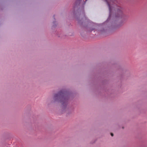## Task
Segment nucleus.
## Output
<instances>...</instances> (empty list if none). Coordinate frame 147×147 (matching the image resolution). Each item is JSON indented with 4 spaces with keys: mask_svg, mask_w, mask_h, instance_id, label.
<instances>
[{
    "mask_svg": "<svg viewBox=\"0 0 147 147\" xmlns=\"http://www.w3.org/2000/svg\"><path fill=\"white\" fill-rule=\"evenodd\" d=\"M82 0H77L76 2V5L79 4ZM107 2L109 7V9L110 11H111L112 9L113 6L112 5L113 4H115L117 2L115 0H105ZM87 0H86V1Z\"/></svg>",
    "mask_w": 147,
    "mask_h": 147,
    "instance_id": "f257e3e1",
    "label": "nucleus"
},
{
    "mask_svg": "<svg viewBox=\"0 0 147 147\" xmlns=\"http://www.w3.org/2000/svg\"><path fill=\"white\" fill-rule=\"evenodd\" d=\"M64 94V93L63 92H60L55 95L54 96V99L55 100L58 99L59 98H60L62 96H63Z\"/></svg>",
    "mask_w": 147,
    "mask_h": 147,
    "instance_id": "f03ea898",
    "label": "nucleus"
},
{
    "mask_svg": "<svg viewBox=\"0 0 147 147\" xmlns=\"http://www.w3.org/2000/svg\"><path fill=\"white\" fill-rule=\"evenodd\" d=\"M117 12H119L120 13H122V9L120 7H118L117 8Z\"/></svg>",
    "mask_w": 147,
    "mask_h": 147,
    "instance_id": "7ed1b4c3",
    "label": "nucleus"
},
{
    "mask_svg": "<svg viewBox=\"0 0 147 147\" xmlns=\"http://www.w3.org/2000/svg\"><path fill=\"white\" fill-rule=\"evenodd\" d=\"M111 136H113V133H111Z\"/></svg>",
    "mask_w": 147,
    "mask_h": 147,
    "instance_id": "20e7f679",
    "label": "nucleus"
},
{
    "mask_svg": "<svg viewBox=\"0 0 147 147\" xmlns=\"http://www.w3.org/2000/svg\"><path fill=\"white\" fill-rule=\"evenodd\" d=\"M85 2H84V4L85 3Z\"/></svg>",
    "mask_w": 147,
    "mask_h": 147,
    "instance_id": "39448f33",
    "label": "nucleus"
}]
</instances>
